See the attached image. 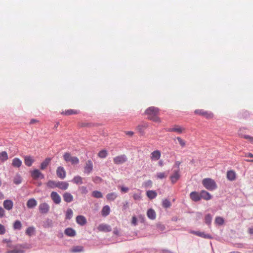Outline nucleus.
I'll return each instance as SVG.
<instances>
[{"label": "nucleus", "mask_w": 253, "mask_h": 253, "mask_svg": "<svg viewBox=\"0 0 253 253\" xmlns=\"http://www.w3.org/2000/svg\"><path fill=\"white\" fill-rule=\"evenodd\" d=\"M76 219L77 223L81 226L84 225L87 222L86 218L83 215L77 216Z\"/></svg>", "instance_id": "nucleus-18"}, {"label": "nucleus", "mask_w": 253, "mask_h": 253, "mask_svg": "<svg viewBox=\"0 0 253 253\" xmlns=\"http://www.w3.org/2000/svg\"><path fill=\"white\" fill-rule=\"evenodd\" d=\"M152 184V182L151 180H148L145 183V185L146 187L151 186Z\"/></svg>", "instance_id": "nucleus-59"}, {"label": "nucleus", "mask_w": 253, "mask_h": 253, "mask_svg": "<svg viewBox=\"0 0 253 253\" xmlns=\"http://www.w3.org/2000/svg\"><path fill=\"white\" fill-rule=\"evenodd\" d=\"M190 198L194 202L199 201L201 199V193H199L196 191L192 192L190 194Z\"/></svg>", "instance_id": "nucleus-14"}, {"label": "nucleus", "mask_w": 253, "mask_h": 253, "mask_svg": "<svg viewBox=\"0 0 253 253\" xmlns=\"http://www.w3.org/2000/svg\"><path fill=\"white\" fill-rule=\"evenodd\" d=\"M51 161V158H46L44 161H43L41 164L40 168L41 169L43 170L46 168L47 166L49 165Z\"/></svg>", "instance_id": "nucleus-30"}, {"label": "nucleus", "mask_w": 253, "mask_h": 253, "mask_svg": "<svg viewBox=\"0 0 253 253\" xmlns=\"http://www.w3.org/2000/svg\"><path fill=\"white\" fill-rule=\"evenodd\" d=\"M80 113V111L75 109H68L65 111H63L61 112V114L65 116H69L72 115L78 114Z\"/></svg>", "instance_id": "nucleus-16"}, {"label": "nucleus", "mask_w": 253, "mask_h": 253, "mask_svg": "<svg viewBox=\"0 0 253 253\" xmlns=\"http://www.w3.org/2000/svg\"><path fill=\"white\" fill-rule=\"evenodd\" d=\"M127 161V158L125 154L117 156L113 158V162L116 165H121Z\"/></svg>", "instance_id": "nucleus-6"}, {"label": "nucleus", "mask_w": 253, "mask_h": 253, "mask_svg": "<svg viewBox=\"0 0 253 253\" xmlns=\"http://www.w3.org/2000/svg\"><path fill=\"white\" fill-rule=\"evenodd\" d=\"M147 215L148 218L150 219L154 220L156 218V213L153 209H150L148 210L147 212Z\"/></svg>", "instance_id": "nucleus-31"}, {"label": "nucleus", "mask_w": 253, "mask_h": 253, "mask_svg": "<svg viewBox=\"0 0 253 253\" xmlns=\"http://www.w3.org/2000/svg\"><path fill=\"white\" fill-rule=\"evenodd\" d=\"M69 183L66 181H58L57 188L62 190H66L69 187Z\"/></svg>", "instance_id": "nucleus-20"}, {"label": "nucleus", "mask_w": 253, "mask_h": 253, "mask_svg": "<svg viewBox=\"0 0 253 253\" xmlns=\"http://www.w3.org/2000/svg\"><path fill=\"white\" fill-rule=\"evenodd\" d=\"M24 247L22 245H17L13 250H7L6 253H24Z\"/></svg>", "instance_id": "nucleus-9"}, {"label": "nucleus", "mask_w": 253, "mask_h": 253, "mask_svg": "<svg viewBox=\"0 0 253 253\" xmlns=\"http://www.w3.org/2000/svg\"><path fill=\"white\" fill-rule=\"evenodd\" d=\"M56 174L57 176L61 179H64L66 177V171L62 167L57 168Z\"/></svg>", "instance_id": "nucleus-13"}, {"label": "nucleus", "mask_w": 253, "mask_h": 253, "mask_svg": "<svg viewBox=\"0 0 253 253\" xmlns=\"http://www.w3.org/2000/svg\"><path fill=\"white\" fill-rule=\"evenodd\" d=\"M215 222L218 225H221L223 224L224 222V220L222 217L217 216L215 218Z\"/></svg>", "instance_id": "nucleus-45"}, {"label": "nucleus", "mask_w": 253, "mask_h": 253, "mask_svg": "<svg viewBox=\"0 0 253 253\" xmlns=\"http://www.w3.org/2000/svg\"><path fill=\"white\" fill-rule=\"evenodd\" d=\"M227 178L230 181H234L236 178V172L233 170H230L227 172Z\"/></svg>", "instance_id": "nucleus-22"}, {"label": "nucleus", "mask_w": 253, "mask_h": 253, "mask_svg": "<svg viewBox=\"0 0 253 253\" xmlns=\"http://www.w3.org/2000/svg\"><path fill=\"white\" fill-rule=\"evenodd\" d=\"M126 135L132 136L134 134V132L132 131H126L125 132Z\"/></svg>", "instance_id": "nucleus-60"}, {"label": "nucleus", "mask_w": 253, "mask_h": 253, "mask_svg": "<svg viewBox=\"0 0 253 253\" xmlns=\"http://www.w3.org/2000/svg\"><path fill=\"white\" fill-rule=\"evenodd\" d=\"M201 199H203L205 200H209L211 199V195L208 192L205 190H202L200 192Z\"/></svg>", "instance_id": "nucleus-24"}, {"label": "nucleus", "mask_w": 253, "mask_h": 253, "mask_svg": "<svg viewBox=\"0 0 253 253\" xmlns=\"http://www.w3.org/2000/svg\"><path fill=\"white\" fill-rule=\"evenodd\" d=\"M83 251L84 247L82 246H74L70 250V252L73 253H80Z\"/></svg>", "instance_id": "nucleus-27"}, {"label": "nucleus", "mask_w": 253, "mask_h": 253, "mask_svg": "<svg viewBox=\"0 0 253 253\" xmlns=\"http://www.w3.org/2000/svg\"><path fill=\"white\" fill-rule=\"evenodd\" d=\"M22 164V161L18 158H15L12 160V165L15 168H19Z\"/></svg>", "instance_id": "nucleus-32"}, {"label": "nucleus", "mask_w": 253, "mask_h": 253, "mask_svg": "<svg viewBox=\"0 0 253 253\" xmlns=\"http://www.w3.org/2000/svg\"><path fill=\"white\" fill-rule=\"evenodd\" d=\"M145 113L148 115V118L154 122L160 123L161 121L159 117V109L155 107H150L146 111Z\"/></svg>", "instance_id": "nucleus-1"}, {"label": "nucleus", "mask_w": 253, "mask_h": 253, "mask_svg": "<svg viewBox=\"0 0 253 253\" xmlns=\"http://www.w3.org/2000/svg\"><path fill=\"white\" fill-rule=\"evenodd\" d=\"M180 177L179 169L174 170L169 179L172 184L175 183Z\"/></svg>", "instance_id": "nucleus-7"}, {"label": "nucleus", "mask_w": 253, "mask_h": 253, "mask_svg": "<svg viewBox=\"0 0 253 253\" xmlns=\"http://www.w3.org/2000/svg\"><path fill=\"white\" fill-rule=\"evenodd\" d=\"M148 127V125L145 124L144 125H139L137 127V129L140 132H142L144 128Z\"/></svg>", "instance_id": "nucleus-48"}, {"label": "nucleus", "mask_w": 253, "mask_h": 253, "mask_svg": "<svg viewBox=\"0 0 253 253\" xmlns=\"http://www.w3.org/2000/svg\"><path fill=\"white\" fill-rule=\"evenodd\" d=\"M5 233V229L3 225L0 224V235H3Z\"/></svg>", "instance_id": "nucleus-54"}, {"label": "nucleus", "mask_w": 253, "mask_h": 253, "mask_svg": "<svg viewBox=\"0 0 253 253\" xmlns=\"http://www.w3.org/2000/svg\"><path fill=\"white\" fill-rule=\"evenodd\" d=\"M63 158L66 162H70L73 165H77L79 163V160L77 157H72L70 153L68 152L64 154Z\"/></svg>", "instance_id": "nucleus-4"}, {"label": "nucleus", "mask_w": 253, "mask_h": 253, "mask_svg": "<svg viewBox=\"0 0 253 253\" xmlns=\"http://www.w3.org/2000/svg\"><path fill=\"white\" fill-rule=\"evenodd\" d=\"M50 207L46 203H42L39 206V210L40 213L42 214L47 213L49 211Z\"/></svg>", "instance_id": "nucleus-10"}, {"label": "nucleus", "mask_w": 253, "mask_h": 253, "mask_svg": "<svg viewBox=\"0 0 253 253\" xmlns=\"http://www.w3.org/2000/svg\"><path fill=\"white\" fill-rule=\"evenodd\" d=\"M202 182L204 187L208 190L213 191L217 188L215 181L211 178H204Z\"/></svg>", "instance_id": "nucleus-2"}, {"label": "nucleus", "mask_w": 253, "mask_h": 253, "mask_svg": "<svg viewBox=\"0 0 253 253\" xmlns=\"http://www.w3.org/2000/svg\"><path fill=\"white\" fill-rule=\"evenodd\" d=\"M241 136V137L245 138V139H249L250 142L253 144V137H251L249 135H242L241 134H239Z\"/></svg>", "instance_id": "nucleus-52"}, {"label": "nucleus", "mask_w": 253, "mask_h": 253, "mask_svg": "<svg viewBox=\"0 0 253 253\" xmlns=\"http://www.w3.org/2000/svg\"><path fill=\"white\" fill-rule=\"evenodd\" d=\"M39 121L35 119H32L31 120L30 124H34L37 123H39Z\"/></svg>", "instance_id": "nucleus-61"}, {"label": "nucleus", "mask_w": 253, "mask_h": 253, "mask_svg": "<svg viewBox=\"0 0 253 253\" xmlns=\"http://www.w3.org/2000/svg\"><path fill=\"white\" fill-rule=\"evenodd\" d=\"M137 218L135 216H133L131 221L132 224L134 225H136L137 224Z\"/></svg>", "instance_id": "nucleus-58"}, {"label": "nucleus", "mask_w": 253, "mask_h": 253, "mask_svg": "<svg viewBox=\"0 0 253 253\" xmlns=\"http://www.w3.org/2000/svg\"><path fill=\"white\" fill-rule=\"evenodd\" d=\"M21 181H22V178H21V176L18 174L16 175L14 177L13 182L15 184L17 185V184H19L20 183H21Z\"/></svg>", "instance_id": "nucleus-41"}, {"label": "nucleus", "mask_w": 253, "mask_h": 253, "mask_svg": "<svg viewBox=\"0 0 253 253\" xmlns=\"http://www.w3.org/2000/svg\"><path fill=\"white\" fill-rule=\"evenodd\" d=\"M161 156V153L159 150H155L151 153L150 158L152 161H158Z\"/></svg>", "instance_id": "nucleus-15"}, {"label": "nucleus", "mask_w": 253, "mask_h": 253, "mask_svg": "<svg viewBox=\"0 0 253 253\" xmlns=\"http://www.w3.org/2000/svg\"><path fill=\"white\" fill-rule=\"evenodd\" d=\"M176 139L178 140L179 144L182 147L185 146V141L181 139L180 137H177Z\"/></svg>", "instance_id": "nucleus-50"}, {"label": "nucleus", "mask_w": 253, "mask_h": 253, "mask_svg": "<svg viewBox=\"0 0 253 253\" xmlns=\"http://www.w3.org/2000/svg\"><path fill=\"white\" fill-rule=\"evenodd\" d=\"M50 197L55 204H59L61 203V199L60 195L56 192L53 191L50 194Z\"/></svg>", "instance_id": "nucleus-11"}, {"label": "nucleus", "mask_w": 253, "mask_h": 253, "mask_svg": "<svg viewBox=\"0 0 253 253\" xmlns=\"http://www.w3.org/2000/svg\"><path fill=\"white\" fill-rule=\"evenodd\" d=\"M3 206L5 209L8 211L11 210L13 206V202L10 200H6L3 201Z\"/></svg>", "instance_id": "nucleus-17"}, {"label": "nucleus", "mask_w": 253, "mask_h": 253, "mask_svg": "<svg viewBox=\"0 0 253 253\" xmlns=\"http://www.w3.org/2000/svg\"><path fill=\"white\" fill-rule=\"evenodd\" d=\"M99 231L108 232L111 231V227L110 225L106 224H100L97 227Z\"/></svg>", "instance_id": "nucleus-12"}, {"label": "nucleus", "mask_w": 253, "mask_h": 253, "mask_svg": "<svg viewBox=\"0 0 253 253\" xmlns=\"http://www.w3.org/2000/svg\"><path fill=\"white\" fill-rule=\"evenodd\" d=\"M93 197L96 198H101L103 197L102 193L98 191H94L92 193Z\"/></svg>", "instance_id": "nucleus-47"}, {"label": "nucleus", "mask_w": 253, "mask_h": 253, "mask_svg": "<svg viewBox=\"0 0 253 253\" xmlns=\"http://www.w3.org/2000/svg\"><path fill=\"white\" fill-rule=\"evenodd\" d=\"M8 155L6 152L2 151L0 152V161L1 162L6 161L8 159Z\"/></svg>", "instance_id": "nucleus-38"}, {"label": "nucleus", "mask_w": 253, "mask_h": 253, "mask_svg": "<svg viewBox=\"0 0 253 253\" xmlns=\"http://www.w3.org/2000/svg\"><path fill=\"white\" fill-rule=\"evenodd\" d=\"M101 214L103 216L106 217L109 214L110 212V208L109 206H104L101 210Z\"/></svg>", "instance_id": "nucleus-25"}, {"label": "nucleus", "mask_w": 253, "mask_h": 253, "mask_svg": "<svg viewBox=\"0 0 253 253\" xmlns=\"http://www.w3.org/2000/svg\"><path fill=\"white\" fill-rule=\"evenodd\" d=\"M146 195L150 199H153L156 197L157 194L153 190H149L147 192Z\"/></svg>", "instance_id": "nucleus-37"}, {"label": "nucleus", "mask_w": 253, "mask_h": 253, "mask_svg": "<svg viewBox=\"0 0 253 253\" xmlns=\"http://www.w3.org/2000/svg\"><path fill=\"white\" fill-rule=\"evenodd\" d=\"M84 172L86 174H89L93 170V163L92 162L89 160L87 161L84 167Z\"/></svg>", "instance_id": "nucleus-8"}, {"label": "nucleus", "mask_w": 253, "mask_h": 253, "mask_svg": "<svg viewBox=\"0 0 253 253\" xmlns=\"http://www.w3.org/2000/svg\"><path fill=\"white\" fill-rule=\"evenodd\" d=\"M37 205V202L36 200L32 198L29 199L27 203V206L28 208L31 209L35 207H36Z\"/></svg>", "instance_id": "nucleus-26"}, {"label": "nucleus", "mask_w": 253, "mask_h": 253, "mask_svg": "<svg viewBox=\"0 0 253 253\" xmlns=\"http://www.w3.org/2000/svg\"><path fill=\"white\" fill-rule=\"evenodd\" d=\"M194 113L195 114L203 116L207 119H211L213 117V114L212 113L205 111L203 109H197L195 110Z\"/></svg>", "instance_id": "nucleus-3"}, {"label": "nucleus", "mask_w": 253, "mask_h": 253, "mask_svg": "<svg viewBox=\"0 0 253 253\" xmlns=\"http://www.w3.org/2000/svg\"><path fill=\"white\" fill-rule=\"evenodd\" d=\"M73 212L72 209H67L66 212V218L68 219H70L73 216Z\"/></svg>", "instance_id": "nucleus-43"}, {"label": "nucleus", "mask_w": 253, "mask_h": 253, "mask_svg": "<svg viewBox=\"0 0 253 253\" xmlns=\"http://www.w3.org/2000/svg\"><path fill=\"white\" fill-rule=\"evenodd\" d=\"M190 233L194 234L196 236L206 238V239H210L211 238V236L209 234H206L204 232H201L200 231H191L190 232Z\"/></svg>", "instance_id": "nucleus-19"}, {"label": "nucleus", "mask_w": 253, "mask_h": 253, "mask_svg": "<svg viewBox=\"0 0 253 253\" xmlns=\"http://www.w3.org/2000/svg\"><path fill=\"white\" fill-rule=\"evenodd\" d=\"M79 126L81 127L90 126V124L86 123H81L79 124Z\"/></svg>", "instance_id": "nucleus-57"}, {"label": "nucleus", "mask_w": 253, "mask_h": 253, "mask_svg": "<svg viewBox=\"0 0 253 253\" xmlns=\"http://www.w3.org/2000/svg\"><path fill=\"white\" fill-rule=\"evenodd\" d=\"M113 233L117 236L119 235V231L117 228H114Z\"/></svg>", "instance_id": "nucleus-64"}, {"label": "nucleus", "mask_w": 253, "mask_h": 253, "mask_svg": "<svg viewBox=\"0 0 253 253\" xmlns=\"http://www.w3.org/2000/svg\"><path fill=\"white\" fill-rule=\"evenodd\" d=\"M81 192L83 194H86L88 192V190L86 187L82 186L81 187Z\"/></svg>", "instance_id": "nucleus-56"}, {"label": "nucleus", "mask_w": 253, "mask_h": 253, "mask_svg": "<svg viewBox=\"0 0 253 253\" xmlns=\"http://www.w3.org/2000/svg\"><path fill=\"white\" fill-rule=\"evenodd\" d=\"M72 181L76 184H82L83 183V178L79 175L75 176L73 178Z\"/></svg>", "instance_id": "nucleus-36"}, {"label": "nucleus", "mask_w": 253, "mask_h": 253, "mask_svg": "<svg viewBox=\"0 0 253 253\" xmlns=\"http://www.w3.org/2000/svg\"><path fill=\"white\" fill-rule=\"evenodd\" d=\"M5 215V211L4 209L0 207V218L3 217Z\"/></svg>", "instance_id": "nucleus-55"}, {"label": "nucleus", "mask_w": 253, "mask_h": 253, "mask_svg": "<svg viewBox=\"0 0 253 253\" xmlns=\"http://www.w3.org/2000/svg\"><path fill=\"white\" fill-rule=\"evenodd\" d=\"M92 181L96 183H99L102 180V178L99 176H95L92 177Z\"/></svg>", "instance_id": "nucleus-51"}, {"label": "nucleus", "mask_w": 253, "mask_h": 253, "mask_svg": "<svg viewBox=\"0 0 253 253\" xmlns=\"http://www.w3.org/2000/svg\"><path fill=\"white\" fill-rule=\"evenodd\" d=\"M34 162V159L31 156H25L24 158L25 164L28 167L31 166Z\"/></svg>", "instance_id": "nucleus-28"}, {"label": "nucleus", "mask_w": 253, "mask_h": 253, "mask_svg": "<svg viewBox=\"0 0 253 253\" xmlns=\"http://www.w3.org/2000/svg\"><path fill=\"white\" fill-rule=\"evenodd\" d=\"M58 181L50 180L46 183L47 186L49 188H57Z\"/></svg>", "instance_id": "nucleus-33"}, {"label": "nucleus", "mask_w": 253, "mask_h": 253, "mask_svg": "<svg viewBox=\"0 0 253 253\" xmlns=\"http://www.w3.org/2000/svg\"><path fill=\"white\" fill-rule=\"evenodd\" d=\"M168 176V173L166 172H157L155 177L158 179H163L166 178Z\"/></svg>", "instance_id": "nucleus-35"}, {"label": "nucleus", "mask_w": 253, "mask_h": 253, "mask_svg": "<svg viewBox=\"0 0 253 253\" xmlns=\"http://www.w3.org/2000/svg\"><path fill=\"white\" fill-rule=\"evenodd\" d=\"M117 197V194L115 193H110L107 195L106 198L108 201H114Z\"/></svg>", "instance_id": "nucleus-40"}, {"label": "nucleus", "mask_w": 253, "mask_h": 253, "mask_svg": "<svg viewBox=\"0 0 253 253\" xmlns=\"http://www.w3.org/2000/svg\"><path fill=\"white\" fill-rule=\"evenodd\" d=\"M250 113L247 111H243L240 113L239 117L240 119H247L249 117Z\"/></svg>", "instance_id": "nucleus-34"}, {"label": "nucleus", "mask_w": 253, "mask_h": 253, "mask_svg": "<svg viewBox=\"0 0 253 253\" xmlns=\"http://www.w3.org/2000/svg\"><path fill=\"white\" fill-rule=\"evenodd\" d=\"M22 224L19 220H16L13 224V228L14 229H21Z\"/></svg>", "instance_id": "nucleus-44"}, {"label": "nucleus", "mask_w": 253, "mask_h": 253, "mask_svg": "<svg viewBox=\"0 0 253 253\" xmlns=\"http://www.w3.org/2000/svg\"><path fill=\"white\" fill-rule=\"evenodd\" d=\"M163 206L166 208L169 207L170 206V202L167 199L164 200L163 201Z\"/></svg>", "instance_id": "nucleus-49"}, {"label": "nucleus", "mask_w": 253, "mask_h": 253, "mask_svg": "<svg viewBox=\"0 0 253 253\" xmlns=\"http://www.w3.org/2000/svg\"><path fill=\"white\" fill-rule=\"evenodd\" d=\"M31 176L34 179H35L40 177H41L42 178L44 177L43 175L38 169L34 170L31 173Z\"/></svg>", "instance_id": "nucleus-21"}, {"label": "nucleus", "mask_w": 253, "mask_h": 253, "mask_svg": "<svg viewBox=\"0 0 253 253\" xmlns=\"http://www.w3.org/2000/svg\"><path fill=\"white\" fill-rule=\"evenodd\" d=\"M35 232V227L31 226L28 227L26 230V234L29 236H31L34 234Z\"/></svg>", "instance_id": "nucleus-39"}, {"label": "nucleus", "mask_w": 253, "mask_h": 253, "mask_svg": "<svg viewBox=\"0 0 253 253\" xmlns=\"http://www.w3.org/2000/svg\"><path fill=\"white\" fill-rule=\"evenodd\" d=\"M167 131L168 132H175L178 134H181L185 132V128L180 126L174 125L171 127L167 128Z\"/></svg>", "instance_id": "nucleus-5"}, {"label": "nucleus", "mask_w": 253, "mask_h": 253, "mask_svg": "<svg viewBox=\"0 0 253 253\" xmlns=\"http://www.w3.org/2000/svg\"><path fill=\"white\" fill-rule=\"evenodd\" d=\"M212 220V216L210 214L206 215L205 217V222L206 224L210 225Z\"/></svg>", "instance_id": "nucleus-42"}, {"label": "nucleus", "mask_w": 253, "mask_h": 253, "mask_svg": "<svg viewBox=\"0 0 253 253\" xmlns=\"http://www.w3.org/2000/svg\"><path fill=\"white\" fill-rule=\"evenodd\" d=\"M158 228H159V229L161 231H163L165 230V227L164 225H161V224H160L159 225H158Z\"/></svg>", "instance_id": "nucleus-62"}, {"label": "nucleus", "mask_w": 253, "mask_h": 253, "mask_svg": "<svg viewBox=\"0 0 253 253\" xmlns=\"http://www.w3.org/2000/svg\"><path fill=\"white\" fill-rule=\"evenodd\" d=\"M107 155V152L105 150H102L99 152L98 156L100 158H105Z\"/></svg>", "instance_id": "nucleus-46"}, {"label": "nucleus", "mask_w": 253, "mask_h": 253, "mask_svg": "<svg viewBox=\"0 0 253 253\" xmlns=\"http://www.w3.org/2000/svg\"><path fill=\"white\" fill-rule=\"evenodd\" d=\"M65 234L69 237H74L76 235V231L71 228H68L64 231Z\"/></svg>", "instance_id": "nucleus-29"}, {"label": "nucleus", "mask_w": 253, "mask_h": 253, "mask_svg": "<svg viewBox=\"0 0 253 253\" xmlns=\"http://www.w3.org/2000/svg\"><path fill=\"white\" fill-rule=\"evenodd\" d=\"M133 199L135 200H139L141 199V194L139 193H134L133 195Z\"/></svg>", "instance_id": "nucleus-53"}, {"label": "nucleus", "mask_w": 253, "mask_h": 253, "mask_svg": "<svg viewBox=\"0 0 253 253\" xmlns=\"http://www.w3.org/2000/svg\"><path fill=\"white\" fill-rule=\"evenodd\" d=\"M64 201L67 203H71L73 201V196L69 192H65L63 195Z\"/></svg>", "instance_id": "nucleus-23"}, {"label": "nucleus", "mask_w": 253, "mask_h": 253, "mask_svg": "<svg viewBox=\"0 0 253 253\" xmlns=\"http://www.w3.org/2000/svg\"><path fill=\"white\" fill-rule=\"evenodd\" d=\"M121 191L123 192H127L128 191V188L126 187H122Z\"/></svg>", "instance_id": "nucleus-63"}]
</instances>
